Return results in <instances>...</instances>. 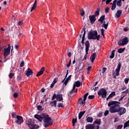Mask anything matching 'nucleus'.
I'll return each mask as SVG.
<instances>
[{
    "instance_id": "f257e3e1",
    "label": "nucleus",
    "mask_w": 129,
    "mask_h": 129,
    "mask_svg": "<svg viewBox=\"0 0 129 129\" xmlns=\"http://www.w3.org/2000/svg\"><path fill=\"white\" fill-rule=\"evenodd\" d=\"M108 106L109 107V111L110 113H118L119 116L126 112V109L120 106V102L117 101H110L108 104Z\"/></svg>"
},
{
    "instance_id": "f03ea898",
    "label": "nucleus",
    "mask_w": 129,
    "mask_h": 129,
    "mask_svg": "<svg viewBox=\"0 0 129 129\" xmlns=\"http://www.w3.org/2000/svg\"><path fill=\"white\" fill-rule=\"evenodd\" d=\"M34 117L38 119L40 122H43V126L46 128L53 124V122L52 118L49 117V115L47 113H42L41 115L35 114Z\"/></svg>"
},
{
    "instance_id": "7ed1b4c3",
    "label": "nucleus",
    "mask_w": 129,
    "mask_h": 129,
    "mask_svg": "<svg viewBox=\"0 0 129 129\" xmlns=\"http://www.w3.org/2000/svg\"><path fill=\"white\" fill-rule=\"evenodd\" d=\"M88 39L89 40H97V41H99L100 35H98L97 31L91 30L88 32Z\"/></svg>"
},
{
    "instance_id": "20e7f679",
    "label": "nucleus",
    "mask_w": 129,
    "mask_h": 129,
    "mask_svg": "<svg viewBox=\"0 0 129 129\" xmlns=\"http://www.w3.org/2000/svg\"><path fill=\"white\" fill-rule=\"evenodd\" d=\"M85 45L86 46L85 51L86 54L84 55L82 61H84V60H86V59H87V55H88V51H89V47H90V43H89V41L88 40L86 41Z\"/></svg>"
},
{
    "instance_id": "39448f33",
    "label": "nucleus",
    "mask_w": 129,
    "mask_h": 129,
    "mask_svg": "<svg viewBox=\"0 0 129 129\" xmlns=\"http://www.w3.org/2000/svg\"><path fill=\"white\" fill-rule=\"evenodd\" d=\"M98 95L99 96H101L102 98H105L106 95H107V91L104 88H101L98 92Z\"/></svg>"
},
{
    "instance_id": "423d86ee",
    "label": "nucleus",
    "mask_w": 129,
    "mask_h": 129,
    "mask_svg": "<svg viewBox=\"0 0 129 129\" xmlns=\"http://www.w3.org/2000/svg\"><path fill=\"white\" fill-rule=\"evenodd\" d=\"M4 58H7V56L11 54V44H9L7 48H4Z\"/></svg>"
},
{
    "instance_id": "0eeeda50",
    "label": "nucleus",
    "mask_w": 129,
    "mask_h": 129,
    "mask_svg": "<svg viewBox=\"0 0 129 129\" xmlns=\"http://www.w3.org/2000/svg\"><path fill=\"white\" fill-rule=\"evenodd\" d=\"M128 43V39L127 37H125L124 38L120 39L118 42V46H124L126 44Z\"/></svg>"
},
{
    "instance_id": "6e6552de",
    "label": "nucleus",
    "mask_w": 129,
    "mask_h": 129,
    "mask_svg": "<svg viewBox=\"0 0 129 129\" xmlns=\"http://www.w3.org/2000/svg\"><path fill=\"white\" fill-rule=\"evenodd\" d=\"M17 118V120L16 122L18 123V124H22L23 122H24V119H23V117L21 116L17 115L16 117Z\"/></svg>"
},
{
    "instance_id": "1a4fd4ad",
    "label": "nucleus",
    "mask_w": 129,
    "mask_h": 129,
    "mask_svg": "<svg viewBox=\"0 0 129 129\" xmlns=\"http://www.w3.org/2000/svg\"><path fill=\"white\" fill-rule=\"evenodd\" d=\"M120 68H121V63L119 62L117 66L116 69L115 70L116 76H119V72L120 71Z\"/></svg>"
},
{
    "instance_id": "9d476101",
    "label": "nucleus",
    "mask_w": 129,
    "mask_h": 129,
    "mask_svg": "<svg viewBox=\"0 0 129 129\" xmlns=\"http://www.w3.org/2000/svg\"><path fill=\"white\" fill-rule=\"evenodd\" d=\"M25 74L27 77H30L31 75H33L34 72L32 71V70L28 68L27 71H25Z\"/></svg>"
},
{
    "instance_id": "9b49d317",
    "label": "nucleus",
    "mask_w": 129,
    "mask_h": 129,
    "mask_svg": "<svg viewBox=\"0 0 129 129\" xmlns=\"http://www.w3.org/2000/svg\"><path fill=\"white\" fill-rule=\"evenodd\" d=\"M96 17L94 15H90L89 16L91 24H93L94 23H95V21H96Z\"/></svg>"
},
{
    "instance_id": "f8f14e48",
    "label": "nucleus",
    "mask_w": 129,
    "mask_h": 129,
    "mask_svg": "<svg viewBox=\"0 0 129 129\" xmlns=\"http://www.w3.org/2000/svg\"><path fill=\"white\" fill-rule=\"evenodd\" d=\"M95 58H96V53H93L91 54L90 56V60L92 62V63H93L94 62V60H95Z\"/></svg>"
},
{
    "instance_id": "ddd939ff",
    "label": "nucleus",
    "mask_w": 129,
    "mask_h": 129,
    "mask_svg": "<svg viewBox=\"0 0 129 129\" xmlns=\"http://www.w3.org/2000/svg\"><path fill=\"white\" fill-rule=\"evenodd\" d=\"M122 13V11L121 10L117 11L116 13L115 14V18L116 19H118L120 16H121V14Z\"/></svg>"
},
{
    "instance_id": "4468645a",
    "label": "nucleus",
    "mask_w": 129,
    "mask_h": 129,
    "mask_svg": "<svg viewBox=\"0 0 129 129\" xmlns=\"http://www.w3.org/2000/svg\"><path fill=\"white\" fill-rule=\"evenodd\" d=\"M44 71H45V68L44 67L41 68L40 71L36 75V77H39V76H41V75H42V74L44 73Z\"/></svg>"
},
{
    "instance_id": "2eb2a0df",
    "label": "nucleus",
    "mask_w": 129,
    "mask_h": 129,
    "mask_svg": "<svg viewBox=\"0 0 129 129\" xmlns=\"http://www.w3.org/2000/svg\"><path fill=\"white\" fill-rule=\"evenodd\" d=\"M86 129H94L95 126H94V124H88L85 126Z\"/></svg>"
},
{
    "instance_id": "dca6fc26",
    "label": "nucleus",
    "mask_w": 129,
    "mask_h": 129,
    "mask_svg": "<svg viewBox=\"0 0 129 129\" xmlns=\"http://www.w3.org/2000/svg\"><path fill=\"white\" fill-rule=\"evenodd\" d=\"M56 100H57V101H62V100H63V95L57 94L56 97Z\"/></svg>"
},
{
    "instance_id": "f3484780",
    "label": "nucleus",
    "mask_w": 129,
    "mask_h": 129,
    "mask_svg": "<svg viewBox=\"0 0 129 129\" xmlns=\"http://www.w3.org/2000/svg\"><path fill=\"white\" fill-rule=\"evenodd\" d=\"M93 124H98V125H100L101 124V119H96L93 122Z\"/></svg>"
},
{
    "instance_id": "a211bd4d",
    "label": "nucleus",
    "mask_w": 129,
    "mask_h": 129,
    "mask_svg": "<svg viewBox=\"0 0 129 129\" xmlns=\"http://www.w3.org/2000/svg\"><path fill=\"white\" fill-rule=\"evenodd\" d=\"M78 103L79 104H80V105H83V106L85 105V102L83 101V99H82V98H80L79 99Z\"/></svg>"
},
{
    "instance_id": "6ab92c4d",
    "label": "nucleus",
    "mask_w": 129,
    "mask_h": 129,
    "mask_svg": "<svg viewBox=\"0 0 129 129\" xmlns=\"http://www.w3.org/2000/svg\"><path fill=\"white\" fill-rule=\"evenodd\" d=\"M86 120L87 122H90V123H92L93 122V118L91 116H89L87 118Z\"/></svg>"
},
{
    "instance_id": "aec40b11",
    "label": "nucleus",
    "mask_w": 129,
    "mask_h": 129,
    "mask_svg": "<svg viewBox=\"0 0 129 129\" xmlns=\"http://www.w3.org/2000/svg\"><path fill=\"white\" fill-rule=\"evenodd\" d=\"M85 112V111L80 112V113H79V119H81V118H82V117L83 116V115H84Z\"/></svg>"
},
{
    "instance_id": "412c9836",
    "label": "nucleus",
    "mask_w": 129,
    "mask_h": 129,
    "mask_svg": "<svg viewBox=\"0 0 129 129\" xmlns=\"http://www.w3.org/2000/svg\"><path fill=\"white\" fill-rule=\"evenodd\" d=\"M113 96H115V92L113 91L108 96V97L107 98L106 100L108 99H110L111 97H113Z\"/></svg>"
},
{
    "instance_id": "4be33fe9",
    "label": "nucleus",
    "mask_w": 129,
    "mask_h": 129,
    "mask_svg": "<svg viewBox=\"0 0 129 129\" xmlns=\"http://www.w3.org/2000/svg\"><path fill=\"white\" fill-rule=\"evenodd\" d=\"M74 85L75 86H76V87H80V86L82 85V83L80 82V81H78L75 83Z\"/></svg>"
},
{
    "instance_id": "5701e85b",
    "label": "nucleus",
    "mask_w": 129,
    "mask_h": 129,
    "mask_svg": "<svg viewBox=\"0 0 129 129\" xmlns=\"http://www.w3.org/2000/svg\"><path fill=\"white\" fill-rule=\"evenodd\" d=\"M85 35H86V31H85L83 33V37L82 38V44L84 45V41H85Z\"/></svg>"
},
{
    "instance_id": "b1692460",
    "label": "nucleus",
    "mask_w": 129,
    "mask_h": 129,
    "mask_svg": "<svg viewBox=\"0 0 129 129\" xmlns=\"http://www.w3.org/2000/svg\"><path fill=\"white\" fill-rule=\"evenodd\" d=\"M37 7V1L36 0L34 2V3L33 4V6H32V7L31 8V9L30 10V12H33V11H34V10H35V9H36V7Z\"/></svg>"
},
{
    "instance_id": "393cba45",
    "label": "nucleus",
    "mask_w": 129,
    "mask_h": 129,
    "mask_svg": "<svg viewBox=\"0 0 129 129\" xmlns=\"http://www.w3.org/2000/svg\"><path fill=\"white\" fill-rule=\"evenodd\" d=\"M105 20V15H103L100 17V18L98 19V22H101V23H102L103 21Z\"/></svg>"
},
{
    "instance_id": "a878e982",
    "label": "nucleus",
    "mask_w": 129,
    "mask_h": 129,
    "mask_svg": "<svg viewBox=\"0 0 129 129\" xmlns=\"http://www.w3.org/2000/svg\"><path fill=\"white\" fill-rule=\"evenodd\" d=\"M99 12H100V8H98L97 9V11L95 12V15H93V16H95V17H97V16H99Z\"/></svg>"
},
{
    "instance_id": "bb28decb",
    "label": "nucleus",
    "mask_w": 129,
    "mask_h": 129,
    "mask_svg": "<svg viewBox=\"0 0 129 129\" xmlns=\"http://www.w3.org/2000/svg\"><path fill=\"white\" fill-rule=\"evenodd\" d=\"M125 50V48H120L117 50V52L119 54H121V53H123V52H124Z\"/></svg>"
},
{
    "instance_id": "cd10ccee",
    "label": "nucleus",
    "mask_w": 129,
    "mask_h": 129,
    "mask_svg": "<svg viewBox=\"0 0 129 129\" xmlns=\"http://www.w3.org/2000/svg\"><path fill=\"white\" fill-rule=\"evenodd\" d=\"M115 52V50H112V51L111 52V54L110 56V59H113V58H114V52Z\"/></svg>"
},
{
    "instance_id": "c85d7f7f",
    "label": "nucleus",
    "mask_w": 129,
    "mask_h": 129,
    "mask_svg": "<svg viewBox=\"0 0 129 129\" xmlns=\"http://www.w3.org/2000/svg\"><path fill=\"white\" fill-rule=\"evenodd\" d=\"M102 27L105 28V29L106 30L107 27H108V22L107 24H105V21L104 22V24L102 26Z\"/></svg>"
},
{
    "instance_id": "c756f323",
    "label": "nucleus",
    "mask_w": 129,
    "mask_h": 129,
    "mask_svg": "<svg viewBox=\"0 0 129 129\" xmlns=\"http://www.w3.org/2000/svg\"><path fill=\"white\" fill-rule=\"evenodd\" d=\"M88 94H89L88 93H87L84 95V99H83L84 102H85V101H86V99H87V96H88Z\"/></svg>"
},
{
    "instance_id": "7c9ffc66",
    "label": "nucleus",
    "mask_w": 129,
    "mask_h": 129,
    "mask_svg": "<svg viewBox=\"0 0 129 129\" xmlns=\"http://www.w3.org/2000/svg\"><path fill=\"white\" fill-rule=\"evenodd\" d=\"M129 126V120L127 121L124 124L123 127L124 128H125L126 127H127Z\"/></svg>"
},
{
    "instance_id": "2f4dec72",
    "label": "nucleus",
    "mask_w": 129,
    "mask_h": 129,
    "mask_svg": "<svg viewBox=\"0 0 129 129\" xmlns=\"http://www.w3.org/2000/svg\"><path fill=\"white\" fill-rule=\"evenodd\" d=\"M121 6H122V3H121V2L120 1V0L118 1L117 2V6L120 8V7H121Z\"/></svg>"
},
{
    "instance_id": "473e14b6",
    "label": "nucleus",
    "mask_w": 129,
    "mask_h": 129,
    "mask_svg": "<svg viewBox=\"0 0 129 129\" xmlns=\"http://www.w3.org/2000/svg\"><path fill=\"white\" fill-rule=\"evenodd\" d=\"M69 80H70L68 78H67V79L65 80V81L63 83V84H64V86H66L67 85V84L68 83V82H69Z\"/></svg>"
},
{
    "instance_id": "72a5a7b5",
    "label": "nucleus",
    "mask_w": 129,
    "mask_h": 129,
    "mask_svg": "<svg viewBox=\"0 0 129 129\" xmlns=\"http://www.w3.org/2000/svg\"><path fill=\"white\" fill-rule=\"evenodd\" d=\"M69 80H70L68 78H67V79L65 80V81L63 83V84H64V86H66L67 85V84L68 83V82H69Z\"/></svg>"
},
{
    "instance_id": "f704fd0d",
    "label": "nucleus",
    "mask_w": 129,
    "mask_h": 129,
    "mask_svg": "<svg viewBox=\"0 0 129 129\" xmlns=\"http://www.w3.org/2000/svg\"><path fill=\"white\" fill-rule=\"evenodd\" d=\"M37 108L38 110H41V111H42V110L43 109V107L41 105H38Z\"/></svg>"
},
{
    "instance_id": "c9c22d12",
    "label": "nucleus",
    "mask_w": 129,
    "mask_h": 129,
    "mask_svg": "<svg viewBox=\"0 0 129 129\" xmlns=\"http://www.w3.org/2000/svg\"><path fill=\"white\" fill-rule=\"evenodd\" d=\"M115 9H116V4H112V7H111L112 11H114Z\"/></svg>"
},
{
    "instance_id": "e433bc0d",
    "label": "nucleus",
    "mask_w": 129,
    "mask_h": 129,
    "mask_svg": "<svg viewBox=\"0 0 129 129\" xmlns=\"http://www.w3.org/2000/svg\"><path fill=\"white\" fill-rule=\"evenodd\" d=\"M112 1V0H106V5H108V4H109V3H111ZM104 2H105V0H102V3H104Z\"/></svg>"
},
{
    "instance_id": "4c0bfd02",
    "label": "nucleus",
    "mask_w": 129,
    "mask_h": 129,
    "mask_svg": "<svg viewBox=\"0 0 129 129\" xmlns=\"http://www.w3.org/2000/svg\"><path fill=\"white\" fill-rule=\"evenodd\" d=\"M57 107H64V104H63V103H59L57 105Z\"/></svg>"
},
{
    "instance_id": "58836bf2",
    "label": "nucleus",
    "mask_w": 129,
    "mask_h": 129,
    "mask_svg": "<svg viewBox=\"0 0 129 129\" xmlns=\"http://www.w3.org/2000/svg\"><path fill=\"white\" fill-rule=\"evenodd\" d=\"M19 96V93H14L13 94V97L14 98H17Z\"/></svg>"
},
{
    "instance_id": "ea45409f",
    "label": "nucleus",
    "mask_w": 129,
    "mask_h": 129,
    "mask_svg": "<svg viewBox=\"0 0 129 129\" xmlns=\"http://www.w3.org/2000/svg\"><path fill=\"white\" fill-rule=\"evenodd\" d=\"M12 116L13 117V118H16V117H17V116H18V115H17V114H16V113L15 112H13L12 113Z\"/></svg>"
},
{
    "instance_id": "a19ab883",
    "label": "nucleus",
    "mask_w": 129,
    "mask_h": 129,
    "mask_svg": "<svg viewBox=\"0 0 129 129\" xmlns=\"http://www.w3.org/2000/svg\"><path fill=\"white\" fill-rule=\"evenodd\" d=\"M55 98L57 99V95H56V94H54L53 95L52 97L51 98V100H54Z\"/></svg>"
},
{
    "instance_id": "79ce46f5",
    "label": "nucleus",
    "mask_w": 129,
    "mask_h": 129,
    "mask_svg": "<svg viewBox=\"0 0 129 129\" xmlns=\"http://www.w3.org/2000/svg\"><path fill=\"white\" fill-rule=\"evenodd\" d=\"M95 97V95H89L88 97V99H93Z\"/></svg>"
},
{
    "instance_id": "37998d69",
    "label": "nucleus",
    "mask_w": 129,
    "mask_h": 129,
    "mask_svg": "<svg viewBox=\"0 0 129 129\" xmlns=\"http://www.w3.org/2000/svg\"><path fill=\"white\" fill-rule=\"evenodd\" d=\"M108 113H109V111L108 110H106L104 114V116H106L107 115H108Z\"/></svg>"
},
{
    "instance_id": "c03bdc74",
    "label": "nucleus",
    "mask_w": 129,
    "mask_h": 129,
    "mask_svg": "<svg viewBox=\"0 0 129 129\" xmlns=\"http://www.w3.org/2000/svg\"><path fill=\"white\" fill-rule=\"evenodd\" d=\"M104 31L105 30H104V29H101V34L103 36V37H104Z\"/></svg>"
},
{
    "instance_id": "a18cd8bd",
    "label": "nucleus",
    "mask_w": 129,
    "mask_h": 129,
    "mask_svg": "<svg viewBox=\"0 0 129 129\" xmlns=\"http://www.w3.org/2000/svg\"><path fill=\"white\" fill-rule=\"evenodd\" d=\"M73 90H71V91H70L68 93V96L70 97L71 95H72V94L73 93Z\"/></svg>"
},
{
    "instance_id": "49530a36",
    "label": "nucleus",
    "mask_w": 129,
    "mask_h": 129,
    "mask_svg": "<svg viewBox=\"0 0 129 129\" xmlns=\"http://www.w3.org/2000/svg\"><path fill=\"white\" fill-rule=\"evenodd\" d=\"M85 15V12H84V10H81V15L83 17Z\"/></svg>"
},
{
    "instance_id": "de8ad7c7",
    "label": "nucleus",
    "mask_w": 129,
    "mask_h": 129,
    "mask_svg": "<svg viewBox=\"0 0 129 129\" xmlns=\"http://www.w3.org/2000/svg\"><path fill=\"white\" fill-rule=\"evenodd\" d=\"M14 76H15V74L14 73H11L9 74V77L10 78H11V79H12V78H13V77H14Z\"/></svg>"
},
{
    "instance_id": "09e8293b",
    "label": "nucleus",
    "mask_w": 129,
    "mask_h": 129,
    "mask_svg": "<svg viewBox=\"0 0 129 129\" xmlns=\"http://www.w3.org/2000/svg\"><path fill=\"white\" fill-rule=\"evenodd\" d=\"M97 116L98 117H101V116H102V111H100Z\"/></svg>"
},
{
    "instance_id": "8fccbe9b",
    "label": "nucleus",
    "mask_w": 129,
    "mask_h": 129,
    "mask_svg": "<svg viewBox=\"0 0 129 129\" xmlns=\"http://www.w3.org/2000/svg\"><path fill=\"white\" fill-rule=\"evenodd\" d=\"M125 84H127V83H128V81H129V78H125L124 80Z\"/></svg>"
},
{
    "instance_id": "3c124183",
    "label": "nucleus",
    "mask_w": 129,
    "mask_h": 129,
    "mask_svg": "<svg viewBox=\"0 0 129 129\" xmlns=\"http://www.w3.org/2000/svg\"><path fill=\"white\" fill-rule=\"evenodd\" d=\"M105 12L106 13V14L109 13V7H107L106 9H105Z\"/></svg>"
},
{
    "instance_id": "603ef678",
    "label": "nucleus",
    "mask_w": 129,
    "mask_h": 129,
    "mask_svg": "<svg viewBox=\"0 0 129 129\" xmlns=\"http://www.w3.org/2000/svg\"><path fill=\"white\" fill-rule=\"evenodd\" d=\"M76 122H77V118H73L72 123H76Z\"/></svg>"
},
{
    "instance_id": "864d4df0",
    "label": "nucleus",
    "mask_w": 129,
    "mask_h": 129,
    "mask_svg": "<svg viewBox=\"0 0 129 129\" xmlns=\"http://www.w3.org/2000/svg\"><path fill=\"white\" fill-rule=\"evenodd\" d=\"M128 92H129L128 89H127L125 91L122 92L121 94H122V93H128Z\"/></svg>"
},
{
    "instance_id": "5fc2aeb1",
    "label": "nucleus",
    "mask_w": 129,
    "mask_h": 129,
    "mask_svg": "<svg viewBox=\"0 0 129 129\" xmlns=\"http://www.w3.org/2000/svg\"><path fill=\"white\" fill-rule=\"evenodd\" d=\"M124 96H125V95L123 96V97H121L119 100L118 101H117L118 102H120V101H122V100H123V98H124Z\"/></svg>"
},
{
    "instance_id": "6e6d98bb",
    "label": "nucleus",
    "mask_w": 129,
    "mask_h": 129,
    "mask_svg": "<svg viewBox=\"0 0 129 129\" xmlns=\"http://www.w3.org/2000/svg\"><path fill=\"white\" fill-rule=\"evenodd\" d=\"M122 126H123V125H119L117 126L116 129H122Z\"/></svg>"
},
{
    "instance_id": "4d7b16f0",
    "label": "nucleus",
    "mask_w": 129,
    "mask_h": 129,
    "mask_svg": "<svg viewBox=\"0 0 129 129\" xmlns=\"http://www.w3.org/2000/svg\"><path fill=\"white\" fill-rule=\"evenodd\" d=\"M117 121H119V118L118 117L115 118L114 122H117Z\"/></svg>"
},
{
    "instance_id": "13d9d810",
    "label": "nucleus",
    "mask_w": 129,
    "mask_h": 129,
    "mask_svg": "<svg viewBox=\"0 0 129 129\" xmlns=\"http://www.w3.org/2000/svg\"><path fill=\"white\" fill-rule=\"evenodd\" d=\"M55 102V101H52L50 102L49 104L51 105V106H54V103Z\"/></svg>"
},
{
    "instance_id": "bf43d9fd",
    "label": "nucleus",
    "mask_w": 129,
    "mask_h": 129,
    "mask_svg": "<svg viewBox=\"0 0 129 129\" xmlns=\"http://www.w3.org/2000/svg\"><path fill=\"white\" fill-rule=\"evenodd\" d=\"M24 65H25V62H24V61H22L21 63H20V67H23L24 66Z\"/></svg>"
},
{
    "instance_id": "052dcab7",
    "label": "nucleus",
    "mask_w": 129,
    "mask_h": 129,
    "mask_svg": "<svg viewBox=\"0 0 129 129\" xmlns=\"http://www.w3.org/2000/svg\"><path fill=\"white\" fill-rule=\"evenodd\" d=\"M57 81H58V78H54V79L52 82L56 84V83H57Z\"/></svg>"
},
{
    "instance_id": "680f3d73",
    "label": "nucleus",
    "mask_w": 129,
    "mask_h": 129,
    "mask_svg": "<svg viewBox=\"0 0 129 129\" xmlns=\"http://www.w3.org/2000/svg\"><path fill=\"white\" fill-rule=\"evenodd\" d=\"M71 65V59L70 60L69 62L67 65V67H70Z\"/></svg>"
},
{
    "instance_id": "e2e57ef3",
    "label": "nucleus",
    "mask_w": 129,
    "mask_h": 129,
    "mask_svg": "<svg viewBox=\"0 0 129 129\" xmlns=\"http://www.w3.org/2000/svg\"><path fill=\"white\" fill-rule=\"evenodd\" d=\"M107 68H103V69H102V73H105V71H106V70H107Z\"/></svg>"
},
{
    "instance_id": "0e129e2a",
    "label": "nucleus",
    "mask_w": 129,
    "mask_h": 129,
    "mask_svg": "<svg viewBox=\"0 0 129 129\" xmlns=\"http://www.w3.org/2000/svg\"><path fill=\"white\" fill-rule=\"evenodd\" d=\"M126 89V87L125 86V85H124L121 88V90L122 91H123V90H125V89Z\"/></svg>"
},
{
    "instance_id": "69168bd1",
    "label": "nucleus",
    "mask_w": 129,
    "mask_h": 129,
    "mask_svg": "<svg viewBox=\"0 0 129 129\" xmlns=\"http://www.w3.org/2000/svg\"><path fill=\"white\" fill-rule=\"evenodd\" d=\"M86 28H85V27H83V29L81 31V33H83V32H84V33L85 32H86Z\"/></svg>"
},
{
    "instance_id": "338daca9",
    "label": "nucleus",
    "mask_w": 129,
    "mask_h": 129,
    "mask_svg": "<svg viewBox=\"0 0 129 129\" xmlns=\"http://www.w3.org/2000/svg\"><path fill=\"white\" fill-rule=\"evenodd\" d=\"M68 56H69V57H72V53L71 52H69L68 53Z\"/></svg>"
},
{
    "instance_id": "774afa93",
    "label": "nucleus",
    "mask_w": 129,
    "mask_h": 129,
    "mask_svg": "<svg viewBox=\"0 0 129 129\" xmlns=\"http://www.w3.org/2000/svg\"><path fill=\"white\" fill-rule=\"evenodd\" d=\"M18 80H22V77L21 76H19L17 77Z\"/></svg>"
}]
</instances>
